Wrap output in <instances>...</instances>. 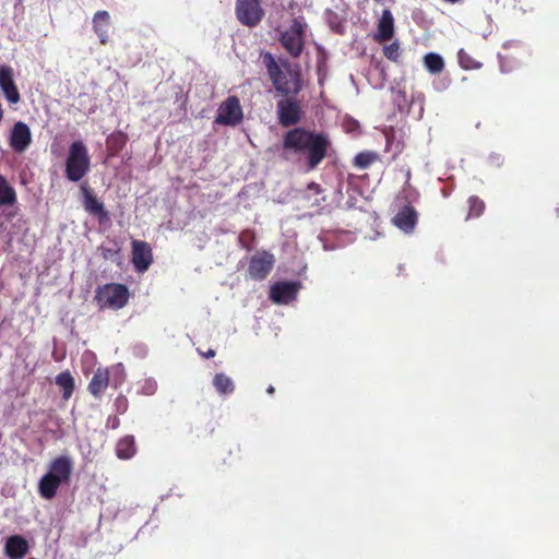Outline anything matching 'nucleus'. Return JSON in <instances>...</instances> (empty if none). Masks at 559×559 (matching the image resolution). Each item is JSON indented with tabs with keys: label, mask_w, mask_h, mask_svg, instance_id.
Instances as JSON below:
<instances>
[{
	"label": "nucleus",
	"mask_w": 559,
	"mask_h": 559,
	"mask_svg": "<svg viewBox=\"0 0 559 559\" xmlns=\"http://www.w3.org/2000/svg\"><path fill=\"white\" fill-rule=\"evenodd\" d=\"M330 146L328 134L295 127L283 135L281 156L287 162L302 164L311 171L328 156Z\"/></svg>",
	"instance_id": "1"
},
{
	"label": "nucleus",
	"mask_w": 559,
	"mask_h": 559,
	"mask_svg": "<svg viewBox=\"0 0 559 559\" xmlns=\"http://www.w3.org/2000/svg\"><path fill=\"white\" fill-rule=\"evenodd\" d=\"M262 62L275 91L282 96H297L302 90L299 72H284L271 52L262 55Z\"/></svg>",
	"instance_id": "2"
},
{
	"label": "nucleus",
	"mask_w": 559,
	"mask_h": 559,
	"mask_svg": "<svg viewBox=\"0 0 559 559\" xmlns=\"http://www.w3.org/2000/svg\"><path fill=\"white\" fill-rule=\"evenodd\" d=\"M90 170V156L82 141L70 145L66 160V177L73 182L80 181Z\"/></svg>",
	"instance_id": "3"
},
{
	"label": "nucleus",
	"mask_w": 559,
	"mask_h": 559,
	"mask_svg": "<svg viewBox=\"0 0 559 559\" xmlns=\"http://www.w3.org/2000/svg\"><path fill=\"white\" fill-rule=\"evenodd\" d=\"M235 15L243 26H258L265 15L262 0H236Z\"/></svg>",
	"instance_id": "4"
},
{
	"label": "nucleus",
	"mask_w": 559,
	"mask_h": 559,
	"mask_svg": "<svg viewBox=\"0 0 559 559\" xmlns=\"http://www.w3.org/2000/svg\"><path fill=\"white\" fill-rule=\"evenodd\" d=\"M276 115L278 123L284 127L298 124L304 116L301 103L296 96H283L276 104Z\"/></svg>",
	"instance_id": "5"
},
{
	"label": "nucleus",
	"mask_w": 559,
	"mask_h": 559,
	"mask_svg": "<svg viewBox=\"0 0 559 559\" xmlns=\"http://www.w3.org/2000/svg\"><path fill=\"white\" fill-rule=\"evenodd\" d=\"M305 27L299 20H293L289 28L281 34L280 41L287 52L297 58L301 55L305 46Z\"/></svg>",
	"instance_id": "6"
},
{
	"label": "nucleus",
	"mask_w": 559,
	"mask_h": 559,
	"mask_svg": "<svg viewBox=\"0 0 559 559\" xmlns=\"http://www.w3.org/2000/svg\"><path fill=\"white\" fill-rule=\"evenodd\" d=\"M275 257L266 250L257 251L249 260L248 276L254 281H263L271 273Z\"/></svg>",
	"instance_id": "7"
},
{
	"label": "nucleus",
	"mask_w": 559,
	"mask_h": 559,
	"mask_svg": "<svg viewBox=\"0 0 559 559\" xmlns=\"http://www.w3.org/2000/svg\"><path fill=\"white\" fill-rule=\"evenodd\" d=\"M242 119L243 112L239 98L229 96L221 104L215 121L223 126H237Z\"/></svg>",
	"instance_id": "8"
},
{
	"label": "nucleus",
	"mask_w": 559,
	"mask_h": 559,
	"mask_svg": "<svg viewBox=\"0 0 559 559\" xmlns=\"http://www.w3.org/2000/svg\"><path fill=\"white\" fill-rule=\"evenodd\" d=\"M131 262L138 273L146 272L153 263V251L151 245L144 240H132Z\"/></svg>",
	"instance_id": "9"
},
{
	"label": "nucleus",
	"mask_w": 559,
	"mask_h": 559,
	"mask_svg": "<svg viewBox=\"0 0 559 559\" xmlns=\"http://www.w3.org/2000/svg\"><path fill=\"white\" fill-rule=\"evenodd\" d=\"M0 88L10 104L21 100L20 92L13 80V69L8 64L0 66Z\"/></svg>",
	"instance_id": "10"
},
{
	"label": "nucleus",
	"mask_w": 559,
	"mask_h": 559,
	"mask_svg": "<svg viewBox=\"0 0 559 559\" xmlns=\"http://www.w3.org/2000/svg\"><path fill=\"white\" fill-rule=\"evenodd\" d=\"M9 142L14 152H24L32 142V133L28 126L22 121L14 123Z\"/></svg>",
	"instance_id": "11"
},
{
	"label": "nucleus",
	"mask_w": 559,
	"mask_h": 559,
	"mask_svg": "<svg viewBox=\"0 0 559 559\" xmlns=\"http://www.w3.org/2000/svg\"><path fill=\"white\" fill-rule=\"evenodd\" d=\"M392 221L401 230L412 233L417 225L418 213L413 205L404 204Z\"/></svg>",
	"instance_id": "12"
},
{
	"label": "nucleus",
	"mask_w": 559,
	"mask_h": 559,
	"mask_svg": "<svg viewBox=\"0 0 559 559\" xmlns=\"http://www.w3.org/2000/svg\"><path fill=\"white\" fill-rule=\"evenodd\" d=\"M130 298L129 288L124 284L107 283V307L112 309L123 308Z\"/></svg>",
	"instance_id": "13"
},
{
	"label": "nucleus",
	"mask_w": 559,
	"mask_h": 559,
	"mask_svg": "<svg viewBox=\"0 0 559 559\" xmlns=\"http://www.w3.org/2000/svg\"><path fill=\"white\" fill-rule=\"evenodd\" d=\"M72 469V460L69 456L61 455L50 462L47 474L55 475L62 484H68L71 478Z\"/></svg>",
	"instance_id": "14"
},
{
	"label": "nucleus",
	"mask_w": 559,
	"mask_h": 559,
	"mask_svg": "<svg viewBox=\"0 0 559 559\" xmlns=\"http://www.w3.org/2000/svg\"><path fill=\"white\" fill-rule=\"evenodd\" d=\"M394 35V17L389 9L383 10L381 17L378 21L377 33L374 40L378 43H385Z\"/></svg>",
	"instance_id": "15"
},
{
	"label": "nucleus",
	"mask_w": 559,
	"mask_h": 559,
	"mask_svg": "<svg viewBox=\"0 0 559 559\" xmlns=\"http://www.w3.org/2000/svg\"><path fill=\"white\" fill-rule=\"evenodd\" d=\"M28 543L21 535H13L7 538L4 554L9 559H22L28 552Z\"/></svg>",
	"instance_id": "16"
},
{
	"label": "nucleus",
	"mask_w": 559,
	"mask_h": 559,
	"mask_svg": "<svg viewBox=\"0 0 559 559\" xmlns=\"http://www.w3.org/2000/svg\"><path fill=\"white\" fill-rule=\"evenodd\" d=\"M297 286L292 282L275 283L270 290V298L276 304L288 302L295 297Z\"/></svg>",
	"instance_id": "17"
},
{
	"label": "nucleus",
	"mask_w": 559,
	"mask_h": 559,
	"mask_svg": "<svg viewBox=\"0 0 559 559\" xmlns=\"http://www.w3.org/2000/svg\"><path fill=\"white\" fill-rule=\"evenodd\" d=\"M62 485L55 475L45 474L38 483V492L41 498L51 500L56 497L59 487Z\"/></svg>",
	"instance_id": "18"
},
{
	"label": "nucleus",
	"mask_w": 559,
	"mask_h": 559,
	"mask_svg": "<svg viewBox=\"0 0 559 559\" xmlns=\"http://www.w3.org/2000/svg\"><path fill=\"white\" fill-rule=\"evenodd\" d=\"M55 382L62 391V399L68 401L75 389V381L71 372L69 370L60 372L57 374Z\"/></svg>",
	"instance_id": "19"
},
{
	"label": "nucleus",
	"mask_w": 559,
	"mask_h": 559,
	"mask_svg": "<svg viewBox=\"0 0 559 559\" xmlns=\"http://www.w3.org/2000/svg\"><path fill=\"white\" fill-rule=\"evenodd\" d=\"M16 201L15 189L8 182L4 176L0 175V206H12Z\"/></svg>",
	"instance_id": "20"
},
{
	"label": "nucleus",
	"mask_w": 559,
	"mask_h": 559,
	"mask_svg": "<svg viewBox=\"0 0 559 559\" xmlns=\"http://www.w3.org/2000/svg\"><path fill=\"white\" fill-rule=\"evenodd\" d=\"M81 190L84 195L85 210L92 214H96L99 217H102L105 214L103 203L98 202V200L94 195L93 191L90 188H87L86 186L83 185L81 187Z\"/></svg>",
	"instance_id": "21"
},
{
	"label": "nucleus",
	"mask_w": 559,
	"mask_h": 559,
	"mask_svg": "<svg viewBox=\"0 0 559 559\" xmlns=\"http://www.w3.org/2000/svg\"><path fill=\"white\" fill-rule=\"evenodd\" d=\"M136 452L135 441L132 436H126L116 444V454L121 460L131 459Z\"/></svg>",
	"instance_id": "22"
},
{
	"label": "nucleus",
	"mask_w": 559,
	"mask_h": 559,
	"mask_svg": "<svg viewBox=\"0 0 559 559\" xmlns=\"http://www.w3.org/2000/svg\"><path fill=\"white\" fill-rule=\"evenodd\" d=\"M213 385L221 395H228L235 391V384L231 378L223 372L216 373L213 378Z\"/></svg>",
	"instance_id": "23"
},
{
	"label": "nucleus",
	"mask_w": 559,
	"mask_h": 559,
	"mask_svg": "<svg viewBox=\"0 0 559 559\" xmlns=\"http://www.w3.org/2000/svg\"><path fill=\"white\" fill-rule=\"evenodd\" d=\"M420 198V194L418 190L408 182V180L405 181L403 188L396 195V200L400 201L403 205L418 202Z\"/></svg>",
	"instance_id": "24"
},
{
	"label": "nucleus",
	"mask_w": 559,
	"mask_h": 559,
	"mask_svg": "<svg viewBox=\"0 0 559 559\" xmlns=\"http://www.w3.org/2000/svg\"><path fill=\"white\" fill-rule=\"evenodd\" d=\"M379 159L380 155L377 152L364 151L354 157L353 164L359 169H367Z\"/></svg>",
	"instance_id": "25"
},
{
	"label": "nucleus",
	"mask_w": 559,
	"mask_h": 559,
	"mask_svg": "<svg viewBox=\"0 0 559 559\" xmlns=\"http://www.w3.org/2000/svg\"><path fill=\"white\" fill-rule=\"evenodd\" d=\"M424 66L431 74H438L444 70V60L440 55L429 52L424 57Z\"/></svg>",
	"instance_id": "26"
},
{
	"label": "nucleus",
	"mask_w": 559,
	"mask_h": 559,
	"mask_svg": "<svg viewBox=\"0 0 559 559\" xmlns=\"http://www.w3.org/2000/svg\"><path fill=\"white\" fill-rule=\"evenodd\" d=\"M467 203L468 214L466 216V219L478 218L484 214L486 204L480 198L472 195L468 198Z\"/></svg>",
	"instance_id": "27"
},
{
	"label": "nucleus",
	"mask_w": 559,
	"mask_h": 559,
	"mask_svg": "<svg viewBox=\"0 0 559 559\" xmlns=\"http://www.w3.org/2000/svg\"><path fill=\"white\" fill-rule=\"evenodd\" d=\"M104 388H105V374L100 371V369H98L95 372V374L93 376V378L88 384V391L95 397L100 399Z\"/></svg>",
	"instance_id": "28"
},
{
	"label": "nucleus",
	"mask_w": 559,
	"mask_h": 559,
	"mask_svg": "<svg viewBox=\"0 0 559 559\" xmlns=\"http://www.w3.org/2000/svg\"><path fill=\"white\" fill-rule=\"evenodd\" d=\"M459 63L465 70L479 69L480 63L469 56L464 49L457 52Z\"/></svg>",
	"instance_id": "29"
},
{
	"label": "nucleus",
	"mask_w": 559,
	"mask_h": 559,
	"mask_svg": "<svg viewBox=\"0 0 559 559\" xmlns=\"http://www.w3.org/2000/svg\"><path fill=\"white\" fill-rule=\"evenodd\" d=\"M110 377H112V384L115 388L124 381V372L120 365L112 367L110 371L107 369V385L110 382Z\"/></svg>",
	"instance_id": "30"
},
{
	"label": "nucleus",
	"mask_w": 559,
	"mask_h": 559,
	"mask_svg": "<svg viewBox=\"0 0 559 559\" xmlns=\"http://www.w3.org/2000/svg\"><path fill=\"white\" fill-rule=\"evenodd\" d=\"M127 140L122 136L109 139L107 138V157L119 152L124 145Z\"/></svg>",
	"instance_id": "31"
},
{
	"label": "nucleus",
	"mask_w": 559,
	"mask_h": 559,
	"mask_svg": "<svg viewBox=\"0 0 559 559\" xmlns=\"http://www.w3.org/2000/svg\"><path fill=\"white\" fill-rule=\"evenodd\" d=\"M94 29L97 33L99 40L102 44H105V32L102 28L103 23L105 22V11H98L94 15Z\"/></svg>",
	"instance_id": "32"
},
{
	"label": "nucleus",
	"mask_w": 559,
	"mask_h": 559,
	"mask_svg": "<svg viewBox=\"0 0 559 559\" xmlns=\"http://www.w3.org/2000/svg\"><path fill=\"white\" fill-rule=\"evenodd\" d=\"M383 55L385 56L386 59L397 62L401 56L400 44L397 41H394L390 45L384 46Z\"/></svg>",
	"instance_id": "33"
},
{
	"label": "nucleus",
	"mask_w": 559,
	"mask_h": 559,
	"mask_svg": "<svg viewBox=\"0 0 559 559\" xmlns=\"http://www.w3.org/2000/svg\"><path fill=\"white\" fill-rule=\"evenodd\" d=\"M103 292H104V288L103 287H98L97 290H96V296H95V299L97 300L100 309L104 308Z\"/></svg>",
	"instance_id": "34"
},
{
	"label": "nucleus",
	"mask_w": 559,
	"mask_h": 559,
	"mask_svg": "<svg viewBox=\"0 0 559 559\" xmlns=\"http://www.w3.org/2000/svg\"><path fill=\"white\" fill-rule=\"evenodd\" d=\"M117 403H118V408L121 409L122 412H124L127 408V400L124 397H122V399L117 400Z\"/></svg>",
	"instance_id": "35"
},
{
	"label": "nucleus",
	"mask_w": 559,
	"mask_h": 559,
	"mask_svg": "<svg viewBox=\"0 0 559 559\" xmlns=\"http://www.w3.org/2000/svg\"><path fill=\"white\" fill-rule=\"evenodd\" d=\"M203 357L205 358H213L215 355H216V352L212 348H210L207 352L205 353H200Z\"/></svg>",
	"instance_id": "36"
},
{
	"label": "nucleus",
	"mask_w": 559,
	"mask_h": 559,
	"mask_svg": "<svg viewBox=\"0 0 559 559\" xmlns=\"http://www.w3.org/2000/svg\"><path fill=\"white\" fill-rule=\"evenodd\" d=\"M308 189H309V190H313V191H316V192H320V191H321L320 186H319L318 183H316V182H311V183H309V185H308Z\"/></svg>",
	"instance_id": "37"
},
{
	"label": "nucleus",
	"mask_w": 559,
	"mask_h": 559,
	"mask_svg": "<svg viewBox=\"0 0 559 559\" xmlns=\"http://www.w3.org/2000/svg\"><path fill=\"white\" fill-rule=\"evenodd\" d=\"M275 392V389L273 385H269L267 389H266V393L267 394H273Z\"/></svg>",
	"instance_id": "38"
},
{
	"label": "nucleus",
	"mask_w": 559,
	"mask_h": 559,
	"mask_svg": "<svg viewBox=\"0 0 559 559\" xmlns=\"http://www.w3.org/2000/svg\"><path fill=\"white\" fill-rule=\"evenodd\" d=\"M443 1L447 3L455 4V3L461 2L462 0H443Z\"/></svg>",
	"instance_id": "39"
},
{
	"label": "nucleus",
	"mask_w": 559,
	"mask_h": 559,
	"mask_svg": "<svg viewBox=\"0 0 559 559\" xmlns=\"http://www.w3.org/2000/svg\"><path fill=\"white\" fill-rule=\"evenodd\" d=\"M411 176H412V173L408 169L407 173H406V180H408V182H411Z\"/></svg>",
	"instance_id": "40"
},
{
	"label": "nucleus",
	"mask_w": 559,
	"mask_h": 559,
	"mask_svg": "<svg viewBox=\"0 0 559 559\" xmlns=\"http://www.w3.org/2000/svg\"><path fill=\"white\" fill-rule=\"evenodd\" d=\"M376 2H381L382 0H374Z\"/></svg>",
	"instance_id": "41"
},
{
	"label": "nucleus",
	"mask_w": 559,
	"mask_h": 559,
	"mask_svg": "<svg viewBox=\"0 0 559 559\" xmlns=\"http://www.w3.org/2000/svg\"><path fill=\"white\" fill-rule=\"evenodd\" d=\"M29 559H36V558H29Z\"/></svg>",
	"instance_id": "42"
}]
</instances>
